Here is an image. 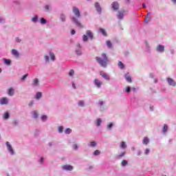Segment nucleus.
Returning <instances> with one entry per match:
<instances>
[{
	"label": "nucleus",
	"mask_w": 176,
	"mask_h": 176,
	"mask_svg": "<svg viewBox=\"0 0 176 176\" xmlns=\"http://www.w3.org/2000/svg\"><path fill=\"white\" fill-rule=\"evenodd\" d=\"M46 119H47V116H43L41 117V120H42L43 122H45V120H46Z\"/></svg>",
	"instance_id": "45"
},
{
	"label": "nucleus",
	"mask_w": 176,
	"mask_h": 176,
	"mask_svg": "<svg viewBox=\"0 0 176 176\" xmlns=\"http://www.w3.org/2000/svg\"><path fill=\"white\" fill-rule=\"evenodd\" d=\"M101 118H98L96 121V126H98V127H100V126H101Z\"/></svg>",
	"instance_id": "29"
},
{
	"label": "nucleus",
	"mask_w": 176,
	"mask_h": 176,
	"mask_svg": "<svg viewBox=\"0 0 176 176\" xmlns=\"http://www.w3.org/2000/svg\"><path fill=\"white\" fill-rule=\"evenodd\" d=\"M41 163H43V157H41Z\"/></svg>",
	"instance_id": "57"
},
{
	"label": "nucleus",
	"mask_w": 176,
	"mask_h": 176,
	"mask_svg": "<svg viewBox=\"0 0 176 176\" xmlns=\"http://www.w3.org/2000/svg\"><path fill=\"white\" fill-rule=\"evenodd\" d=\"M162 176H166V175H162Z\"/></svg>",
	"instance_id": "63"
},
{
	"label": "nucleus",
	"mask_w": 176,
	"mask_h": 176,
	"mask_svg": "<svg viewBox=\"0 0 176 176\" xmlns=\"http://www.w3.org/2000/svg\"><path fill=\"white\" fill-rule=\"evenodd\" d=\"M166 80H167V82H168L169 86H173V87H174V86L176 85V82H175V81L174 80V79H173V78H166Z\"/></svg>",
	"instance_id": "7"
},
{
	"label": "nucleus",
	"mask_w": 176,
	"mask_h": 176,
	"mask_svg": "<svg viewBox=\"0 0 176 176\" xmlns=\"http://www.w3.org/2000/svg\"><path fill=\"white\" fill-rule=\"evenodd\" d=\"M100 153H101V151H100L99 150H96L94 152V155L95 156H98V155H100Z\"/></svg>",
	"instance_id": "36"
},
{
	"label": "nucleus",
	"mask_w": 176,
	"mask_h": 176,
	"mask_svg": "<svg viewBox=\"0 0 176 176\" xmlns=\"http://www.w3.org/2000/svg\"><path fill=\"white\" fill-rule=\"evenodd\" d=\"M60 19H61L62 21H65V15L62 14L60 16Z\"/></svg>",
	"instance_id": "44"
},
{
	"label": "nucleus",
	"mask_w": 176,
	"mask_h": 176,
	"mask_svg": "<svg viewBox=\"0 0 176 176\" xmlns=\"http://www.w3.org/2000/svg\"><path fill=\"white\" fill-rule=\"evenodd\" d=\"M6 146H7V149H8V151H9L11 155H14V151L13 150V148L12 147V145H10V143H9V142H6Z\"/></svg>",
	"instance_id": "4"
},
{
	"label": "nucleus",
	"mask_w": 176,
	"mask_h": 176,
	"mask_svg": "<svg viewBox=\"0 0 176 176\" xmlns=\"http://www.w3.org/2000/svg\"><path fill=\"white\" fill-rule=\"evenodd\" d=\"M44 58H45V61H47V63H49V56L47 55H45L44 56Z\"/></svg>",
	"instance_id": "46"
},
{
	"label": "nucleus",
	"mask_w": 176,
	"mask_h": 176,
	"mask_svg": "<svg viewBox=\"0 0 176 176\" xmlns=\"http://www.w3.org/2000/svg\"><path fill=\"white\" fill-rule=\"evenodd\" d=\"M8 93V96H12L14 94V89H13V88H9Z\"/></svg>",
	"instance_id": "17"
},
{
	"label": "nucleus",
	"mask_w": 176,
	"mask_h": 176,
	"mask_svg": "<svg viewBox=\"0 0 176 176\" xmlns=\"http://www.w3.org/2000/svg\"><path fill=\"white\" fill-rule=\"evenodd\" d=\"M94 83H95V85L98 88H100V87H101V86H102V82H101L100 80H98L97 78H96L94 80Z\"/></svg>",
	"instance_id": "10"
},
{
	"label": "nucleus",
	"mask_w": 176,
	"mask_h": 176,
	"mask_svg": "<svg viewBox=\"0 0 176 176\" xmlns=\"http://www.w3.org/2000/svg\"><path fill=\"white\" fill-rule=\"evenodd\" d=\"M72 132V129L67 128L65 130V134H71V133Z\"/></svg>",
	"instance_id": "27"
},
{
	"label": "nucleus",
	"mask_w": 176,
	"mask_h": 176,
	"mask_svg": "<svg viewBox=\"0 0 176 176\" xmlns=\"http://www.w3.org/2000/svg\"><path fill=\"white\" fill-rule=\"evenodd\" d=\"M100 75L102 76L106 80H109L111 79L109 76L104 72H100Z\"/></svg>",
	"instance_id": "8"
},
{
	"label": "nucleus",
	"mask_w": 176,
	"mask_h": 176,
	"mask_svg": "<svg viewBox=\"0 0 176 176\" xmlns=\"http://www.w3.org/2000/svg\"><path fill=\"white\" fill-rule=\"evenodd\" d=\"M76 54H77L78 56H81V54H82V51H80V50H76Z\"/></svg>",
	"instance_id": "43"
},
{
	"label": "nucleus",
	"mask_w": 176,
	"mask_h": 176,
	"mask_svg": "<svg viewBox=\"0 0 176 176\" xmlns=\"http://www.w3.org/2000/svg\"><path fill=\"white\" fill-rule=\"evenodd\" d=\"M79 107H85V102L83 100H80L78 102Z\"/></svg>",
	"instance_id": "34"
},
{
	"label": "nucleus",
	"mask_w": 176,
	"mask_h": 176,
	"mask_svg": "<svg viewBox=\"0 0 176 176\" xmlns=\"http://www.w3.org/2000/svg\"><path fill=\"white\" fill-rule=\"evenodd\" d=\"M125 79L129 83H131L133 82V80H131V76H130L129 74L125 75Z\"/></svg>",
	"instance_id": "15"
},
{
	"label": "nucleus",
	"mask_w": 176,
	"mask_h": 176,
	"mask_svg": "<svg viewBox=\"0 0 176 176\" xmlns=\"http://www.w3.org/2000/svg\"><path fill=\"white\" fill-rule=\"evenodd\" d=\"M113 126V124L112 122H111L109 124L107 125V129H109V130H111V129H112Z\"/></svg>",
	"instance_id": "40"
},
{
	"label": "nucleus",
	"mask_w": 176,
	"mask_h": 176,
	"mask_svg": "<svg viewBox=\"0 0 176 176\" xmlns=\"http://www.w3.org/2000/svg\"><path fill=\"white\" fill-rule=\"evenodd\" d=\"M172 2H173V3H176V0H172Z\"/></svg>",
	"instance_id": "58"
},
{
	"label": "nucleus",
	"mask_w": 176,
	"mask_h": 176,
	"mask_svg": "<svg viewBox=\"0 0 176 176\" xmlns=\"http://www.w3.org/2000/svg\"><path fill=\"white\" fill-rule=\"evenodd\" d=\"M144 21L146 22V23H149V21H151V17H149V16H148V14L146 16V18H145V19H144Z\"/></svg>",
	"instance_id": "31"
},
{
	"label": "nucleus",
	"mask_w": 176,
	"mask_h": 176,
	"mask_svg": "<svg viewBox=\"0 0 176 176\" xmlns=\"http://www.w3.org/2000/svg\"><path fill=\"white\" fill-rule=\"evenodd\" d=\"M106 45L109 47V49H111L112 47V43L111 42V41H107L106 42Z\"/></svg>",
	"instance_id": "23"
},
{
	"label": "nucleus",
	"mask_w": 176,
	"mask_h": 176,
	"mask_svg": "<svg viewBox=\"0 0 176 176\" xmlns=\"http://www.w3.org/2000/svg\"><path fill=\"white\" fill-rule=\"evenodd\" d=\"M73 13H74L76 18L80 17V11H79V8L76 7H73Z\"/></svg>",
	"instance_id": "3"
},
{
	"label": "nucleus",
	"mask_w": 176,
	"mask_h": 176,
	"mask_svg": "<svg viewBox=\"0 0 176 176\" xmlns=\"http://www.w3.org/2000/svg\"><path fill=\"white\" fill-rule=\"evenodd\" d=\"M50 57L52 61H54L56 60V55H54V53L50 52Z\"/></svg>",
	"instance_id": "20"
},
{
	"label": "nucleus",
	"mask_w": 176,
	"mask_h": 176,
	"mask_svg": "<svg viewBox=\"0 0 176 176\" xmlns=\"http://www.w3.org/2000/svg\"><path fill=\"white\" fill-rule=\"evenodd\" d=\"M130 91H131L130 87H126V93H130Z\"/></svg>",
	"instance_id": "50"
},
{
	"label": "nucleus",
	"mask_w": 176,
	"mask_h": 176,
	"mask_svg": "<svg viewBox=\"0 0 176 176\" xmlns=\"http://www.w3.org/2000/svg\"><path fill=\"white\" fill-rule=\"evenodd\" d=\"M78 47H82L80 46V44L78 45Z\"/></svg>",
	"instance_id": "61"
},
{
	"label": "nucleus",
	"mask_w": 176,
	"mask_h": 176,
	"mask_svg": "<svg viewBox=\"0 0 176 176\" xmlns=\"http://www.w3.org/2000/svg\"><path fill=\"white\" fill-rule=\"evenodd\" d=\"M15 41L16 42H17V43H20V42H21V39H20L19 38H16Z\"/></svg>",
	"instance_id": "49"
},
{
	"label": "nucleus",
	"mask_w": 176,
	"mask_h": 176,
	"mask_svg": "<svg viewBox=\"0 0 176 176\" xmlns=\"http://www.w3.org/2000/svg\"><path fill=\"white\" fill-rule=\"evenodd\" d=\"M99 104H100V105H102V104H104V102L100 101V102H99Z\"/></svg>",
	"instance_id": "56"
},
{
	"label": "nucleus",
	"mask_w": 176,
	"mask_h": 176,
	"mask_svg": "<svg viewBox=\"0 0 176 176\" xmlns=\"http://www.w3.org/2000/svg\"><path fill=\"white\" fill-rule=\"evenodd\" d=\"M73 148L74 149H78V145L74 144Z\"/></svg>",
	"instance_id": "54"
},
{
	"label": "nucleus",
	"mask_w": 176,
	"mask_h": 176,
	"mask_svg": "<svg viewBox=\"0 0 176 176\" xmlns=\"http://www.w3.org/2000/svg\"><path fill=\"white\" fill-rule=\"evenodd\" d=\"M41 97H42V92H37L36 94V98L37 100H39V98H41Z\"/></svg>",
	"instance_id": "26"
},
{
	"label": "nucleus",
	"mask_w": 176,
	"mask_h": 176,
	"mask_svg": "<svg viewBox=\"0 0 176 176\" xmlns=\"http://www.w3.org/2000/svg\"><path fill=\"white\" fill-rule=\"evenodd\" d=\"M34 86H38V85H39V80H38V78H35L34 80V82L32 84Z\"/></svg>",
	"instance_id": "25"
},
{
	"label": "nucleus",
	"mask_w": 176,
	"mask_h": 176,
	"mask_svg": "<svg viewBox=\"0 0 176 176\" xmlns=\"http://www.w3.org/2000/svg\"><path fill=\"white\" fill-rule=\"evenodd\" d=\"M149 153V148H146L145 150V155H148Z\"/></svg>",
	"instance_id": "53"
},
{
	"label": "nucleus",
	"mask_w": 176,
	"mask_h": 176,
	"mask_svg": "<svg viewBox=\"0 0 176 176\" xmlns=\"http://www.w3.org/2000/svg\"><path fill=\"white\" fill-rule=\"evenodd\" d=\"M111 8L112 9H113V10H115L116 12L117 10H119V3L118 1H113L111 3Z\"/></svg>",
	"instance_id": "5"
},
{
	"label": "nucleus",
	"mask_w": 176,
	"mask_h": 176,
	"mask_svg": "<svg viewBox=\"0 0 176 176\" xmlns=\"http://www.w3.org/2000/svg\"><path fill=\"white\" fill-rule=\"evenodd\" d=\"M126 11H122V12H118V18L119 19V20H122L124 16V12Z\"/></svg>",
	"instance_id": "13"
},
{
	"label": "nucleus",
	"mask_w": 176,
	"mask_h": 176,
	"mask_svg": "<svg viewBox=\"0 0 176 176\" xmlns=\"http://www.w3.org/2000/svg\"><path fill=\"white\" fill-rule=\"evenodd\" d=\"M9 118H10V115L9 114V113H5L3 115V118L4 119H9Z\"/></svg>",
	"instance_id": "30"
},
{
	"label": "nucleus",
	"mask_w": 176,
	"mask_h": 176,
	"mask_svg": "<svg viewBox=\"0 0 176 176\" xmlns=\"http://www.w3.org/2000/svg\"><path fill=\"white\" fill-rule=\"evenodd\" d=\"M95 8H96L98 13H99V14H101L102 9H101V6H100V3H95Z\"/></svg>",
	"instance_id": "11"
},
{
	"label": "nucleus",
	"mask_w": 176,
	"mask_h": 176,
	"mask_svg": "<svg viewBox=\"0 0 176 176\" xmlns=\"http://www.w3.org/2000/svg\"><path fill=\"white\" fill-rule=\"evenodd\" d=\"M72 21H73V23H74V24L77 26L79 27V28H83V26L82 25V23H80L79 22V21L78 20V19L75 18V16H73L72 18Z\"/></svg>",
	"instance_id": "2"
},
{
	"label": "nucleus",
	"mask_w": 176,
	"mask_h": 176,
	"mask_svg": "<svg viewBox=\"0 0 176 176\" xmlns=\"http://www.w3.org/2000/svg\"><path fill=\"white\" fill-rule=\"evenodd\" d=\"M41 24H46V19H45V18H41Z\"/></svg>",
	"instance_id": "39"
},
{
	"label": "nucleus",
	"mask_w": 176,
	"mask_h": 176,
	"mask_svg": "<svg viewBox=\"0 0 176 176\" xmlns=\"http://www.w3.org/2000/svg\"><path fill=\"white\" fill-rule=\"evenodd\" d=\"M127 164H128V162L125 160H123L122 162H121V166H122V167L127 166Z\"/></svg>",
	"instance_id": "28"
},
{
	"label": "nucleus",
	"mask_w": 176,
	"mask_h": 176,
	"mask_svg": "<svg viewBox=\"0 0 176 176\" xmlns=\"http://www.w3.org/2000/svg\"><path fill=\"white\" fill-rule=\"evenodd\" d=\"M28 76V74H25L23 77H22V78H21V80H25V79H27V77Z\"/></svg>",
	"instance_id": "47"
},
{
	"label": "nucleus",
	"mask_w": 176,
	"mask_h": 176,
	"mask_svg": "<svg viewBox=\"0 0 176 176\" xmlns=\"http://www.w3.org/2000/svg\"><path fill=\"white\" fill-rule=\"evenodd\" d=\"M12 54L13 56H15V57H19V52L16 50H12Z\"/></svg>",
	"instance_id": "19"
},
{
	"label": "nucleus",
	"mask_w": 176,
	"mask_h": 176,
	"mask_svg": "<svg viewBox=\"0 0 176 176\" xmlns=\"http://www.w3.org/2000/svg\"><path fill=\"white\" fill-rule=\"evenodd\" d=\"M88 40H89V38H87V36L86 34H84L82 36V41H83V42H87Z\"/></svg>",
	"instance_id": "32"
},
{
	"label": "nucleus",
	"mask_w": 176,
	"mask_h": 176,
	"mask_svg": "<svg viewBox=\"0 0 176 176\" xmlns=\"http://www.w3.org/2000/svg\"><path fill=\"white\" fill-rule=\"evenodd\" d=\"M126 2L127 3L130 2V0H126Z\"/></svg>",
	"instance_id": "59"
},
{
	"label": "nucleus",
	"mask_w": 176,
	"mask_h": 176,
	"mask_svg": "<svg viewBox=\"0 0 176 176\" xmlns=\"http://www.w3.org/2000/svg\"><path fill=\"white\" fill-rule=\"evenodd\" d=\"M167 130H168V126H167V124H164V127L162 129V132L164 133H167Z\"/></svg>",
	"instance_id": "22"
},
{
	"label": "nucleus",
	"mask_w": 176,
	"mask_h": 176,
	"mask_svg": "<svg viewBox=\"0 0 176 176\" xmlns=\"http://www.w3.org/2000/svg\"><path fill=\"white\" fill-rule=\"evenodd\" d=\"M4 61H5V64H6L7 65H10V63H11L10 60L5 59Z\"/></svg>",
	"instance_id": "37"
},
{
	"label": "nucleus",
	"mask_w": 176,
	"mask_h": 176,
	"mask_svg": "<svg viewBox=\"0 0 176 176\" xmlns=\"http://www.w3.org/2000/svg\"><path fill=\"white\" fill-rule=\"evenodd\" d=\"M143 8H146L145 4L143 3L142 5Z\"/></svg>",
	"instance_id": "60"
},
{
	"label": "nucleus",
	"mask_w": 176,
	"mask_h": 176,
	"mask_svg": "<svg viewBox=\"0 0 176 176\" xmlns=\"http://www.w3.org/2000/svg\"><path fill=\"white\" fill-rule=\"evenodd\" d=\"M157 52H159L160 53H163V52H164V46L159 45L157 47Z\"/></svg>",
	"instance_id": "12"
},
{
	"label": "nucleus",
	"mask_w": 176,
	"mask_h": 176,
	"mask_svg": "<svg viewBox=\"0 0 176 176\" xmlns=\"http://www.w3.org/2000/svg\"><path fill=\"white\" fill-rule=\"evenodd\" d=\"M63 130H64V127H63V126H59L58 128L59 133H63Z\"/></svg>",
	"instance_id": "42"
},
{
	"label": "nucleus",
	"mask_w": 176,
	"mask_h": 176,
	"mask_svg": "<svg viewBox=\"0 0 176 176\" xmlns=\"http://www.w3.org/2000/svg\"><path fill=\"white\" fill-rule=\"evenodd\" d=\"M86 35L87 36H89V38H90L91 39H93L94 38L93 32L91 30H87L86 32Z\"/></svg>",
	"instance_id": "14"
},
{
	"label": "nucleus",
	"mask_w": 176,
	"mask_h": 176,
	"mask_svg": "<svg viewBox=\"0 0 176 176\" xmlns=\"http://www.w3.org/2000/svg\"><path fill=\"white\" fill-rule=\"evenodd\" d=\"M73 75H75V71H74V69H71L69 72V76H72Z\"/></svg>",
	"instance_id": "35"
},
{
	"label": "nucleus",
	"mask_w": 176,
	"mask_h": 176,
	"mask_svg": "<svg viewBox=\"0 0 176 176\" xmlns=\"http://www.w3.org/2000/svg\"><path fill=\"white\" fill-rule=\"evenodd\" d=\"M1 72V69H0V72Z\"/></svg>",
	"instance_id": "64"
},
{
	"label": "nucleus",
	"mask_w": 176,
	"mask_h": 176,
	"mask_svg": "<svg viewBox=\"0 0 176 176\" xmlns=\"http://www.w3.org/2000/svg\"><path fill=\"white\" fill-rule=\"evenodd\" d=\"M45 10H50V6H45Z\"/></svg>",
	"instance_id": "51"
},
{
	"label": "nucleus",
	"mask_w": 176,
	"mask_h": 176,
	"mask_svg": "<svg viewBox=\"0 0 176 176\" xmlns=\"http://www.w3.org/2000/svg\"><path fill=\"white\" fill-rule=\"evenodd\" d=\"M63 170H65V171H72L74 170V166L71 165H63L62 166Z\"/></svg>",
	"instance_id": "6"
},
{
	"label": "nucleus",
	"mask_w": 176,
	"mask_h": 176,
	"mask_svg": "<svg viewBox=\"0 0 176 176\" xmlns=\"http://www.w3.org/2000/svg\"><path fill=\"white\" fill-rule=\"evenodd\" d=\"M90 145L91 146H96V145H97V143H96V142H91Z\"/></svg>",
	"instance_id": "48"
},
{
	"label": "nucleus",
	"mask_w": 176,
	"mask_h": 176,
	"mask_svg": "<svg viewBox=\"0 0 176 176\" xmlns=\"http://www.w3.org/2000/svg\"><path fill=\"white\" fill-rule=\"evenodd\" d=\"M72 87L74 88V89H76V86L75 85V83H72Z\"/></svg>",
	"instance_id": "55"
},
{
	"label": "nucleus",
	"mask_w": 176,
	"mask_h": 176,
	"mask_svg": "<svg viewBox=\"0 0 176 176\" xmlns=\"http://www.w3.org/2000/svg\"><path fill=\"white\" fill-rule=\"evenodd\" d=\"M120 147L122 148L123 149L126 148L127 147V146L126 145V142H122L121 143Z\"/></svg>",
	"instance_id": "33"
},
{
	"label": "nucleus",
	"mask_w": 176,
	"mask_h": 176,
	"mask_svg": "<svg viewBox=\"0 0 176 176\" xmlns=\"http://www.w3.org/2000/svg\"><path fill=\"white\" fill-rule=\"evenodd\" d=\"M96 60L101 67H103V68H107V65H108V63L109 61L107 54L104 52L101 54V57L96 56Z\"/></svg>",
	"instance_id": "1"
},
{
	"label": "nucleus",
	"mask_w": 176,
	"mask_h": 176,
	"mask_svg": "<svg viewBox=\"0 0 176 176\" xmlns=\"http://www.w3.org/2000/svg\"><path fill=\"white\" fill-rule=\"evenodd\" d=\"M98 32H100L104 36H107L108 35L107 34V31H105V29L100 28Z\"/></svg>",
	"instance_id": "16"
},
{
	"label": "nucleus",
	"mask_w": 176,
	"mask_h": 176,
	"mask_svg": "<svg viewBox=\"0 0 176 176\" xmlns=\"http://www.w3.org/2000/svg\"><path fill=\"white\" fill-rule=\"evenodd\" d=\"M149 143V139L146 137L144 138L143 139V144L144 145H148V144Z\"/></svg>",
	"instance_id": "21"
},
{
	"label": "nucleus",
	"mask_w": 176,
	"mask_h": 176,
	"mask_svg": "<svg viewBox=\"0 0 176 176\" xmlns=\"http://www.w3.org/2000/svg\"><path fill=\"white\" fill-rule=\"evenodd\" d=\"M71 34L72 35H75V34H76V32H75V30H72Z\"/></svg>",
	"instance_id": "52"
},
{
	"label": "nucleus",
	"mask_w": 176,
	"mask_h": 176,
	"mask_svg": "<svg viewBox=\"0 0 176 176\" xmlns=\"http://www.w3.org/2000/svg\"><path fill=\"white\" fill-rule=\"evenodd\" d=\"M118 67H120V68H121V69H123V68H124V65L123 64V63H122V61H118Z\"/></svg>",
	"instance_id": "24"
},
{
	"label": "nucleus",
	"mask_w": 176,
	"mask_h": 176,
	"mask_svg": "<svg viewBox=\"0 0 176 176\" xmlns=\"http://www.w3.org/2000/svg\"><path fill=\"white\" fill-rule=\"evenodd\" d=\"M32 20L34 23H36L38 21V16H35L34 17L32 18Z\"/></svg>",
	"instance_id": "38"
},
{
	"label": "nucleus",
	"mask_w": 176,
	"mask_h": 176,
	"mask_svg": "<svg viewBox=\"0 0 176 176\" xmlns=\"http://www.w3.org/2000/svg\"><path fill=\"white\" fill-rule=\"evenodd\" d=\"M30 105H32V102H31Z\"/></svg>",
	"instance_id": "62"
},
{
	"label": "nucleus",
	"mask_w": 176,
	"mask_h": 176,
	"mask_svg": "<svg viewBox=\"0 0 176 176\" xmlns=\"http://www.w3.org/2000/svg\"><path fill=\"white\" fill-rule=\"evenodd\" d=\"M126 155V151H124L122 153H121L120 154L118 155L116 158L119 160V159H122L123 157V156H124Z\"/></svg>",
	"instance_id": "18"
},
{
	"label": "nucleus",
	"mask_w": 176,
	"mask_h": 176,
	"mask_svg": "<svg viewBox=\"0 0 176 176\" xmlns=\"http://www.w3.org/2000/svg\"><path fill=\"white\" fill-rule=\"evenodd\" d=\"M32 117L34 118V119H36V118H38V113H36V111H34Z\"/></svg>",
	"instance_id": "41"
},
{
	"label": "nucleus",
	"mask_w": 176,
	"mask_h": 176,
	"mask_svg": "<svg viewBox=\"0 0 176 176\" xmlns=\"http://www.w3.org/2000/svg\"><path fill=\"white\" fill-rule=\"evenodd\" d=\"M8 102H9V100L6 98H2L1 99H0V104L1 105H7Z\"/></svg>",
	"instance_id": "9"
}]
</instances>
